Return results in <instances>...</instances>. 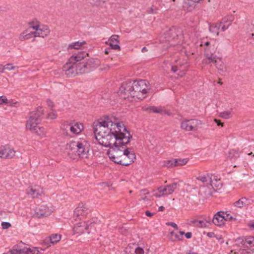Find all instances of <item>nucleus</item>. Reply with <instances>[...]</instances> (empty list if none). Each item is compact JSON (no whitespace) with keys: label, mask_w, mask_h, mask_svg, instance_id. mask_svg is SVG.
<instances>
[{"label":"nucleus","mask_w":254,"mask_h":254,"mask_svg":"<svg viewBox=\"0 0 254 254\" xmlns=\"http://www.w3.org/2000/svg\"><path fill=\"white\" fill-rule=\"evenodd\" d=\"M93 130L98 143L110 147L108 155L111 160L118 164L127 148L126 145L132 137L123 123L113 122L109 117H106L94 123Z\"/></svg>","instance_id":"nucleus-1"},{"label":"nucleus","mask_w":254,"mask_h":254,"mask_svg":"<svg viewBox=\"0 0 254 254\" xmlns=\"http://www.w3.org/2000/svg\"><path fill=\"white\" fill-rule=\"evenodd\" d=\"M44 114V110L42 107H38L36 111L30 114L29 118L27 121L26 127L27 129L32 133L43 137L46 136V131L43 127L38 126L41 122V117Z\"/></svg>","instance_id":"nucleus-2"},{"label":"nucleus","mask_w":254,"mask_h":254,"mask_svg":"<svg viewBox=\"0 0 254 254\" xmlns=\"http://www.w3.org/2000/svg\"><path fill=\"white\" fill-rule=\"evenodd\" d=\"M87 53H80L78 55H73L69 59L63 66V71L68 77H73L77 74L76 70V62H80L88 56Z\"/></svg>","instance_id":"nucleus-3"},{"label":"nucleus","mask_w":254,"mask_h":254,"mask_svg":"<svg viewBox=\"0 0 254 254\" xmlns=\"http://www.w3.org/2000/svg\"><path fill=\"white\" fill-rule=\"evenodd\" d=\"M181 33V31L179 29H177L174 27L170 28L165 32L164 40H162V41L166 44L163 45L164 48L167 49L169 47L178 45L182 38V35H179Z\"/></svg>","instance_id":"nucleus-4"},{"label":"nucleus","mask_w":254,"mask_h":254,"mask_svg":"<svg viewBox=\"0 0 254 254\" xmlns=\"http://www.w3.org/2000/svg\"><path fill=\"white\" fill-rule=\"evenodd\" d=\"M132 84V97H134V100H142L146 97V95L149 88L147 84V81L145 80H140L139 81H131Z\"/></svg>","instance_id":"nucleus-5"},{"label":"nucleus","mask_w":254,"mask_h":254,"mask_svg":"<svg viewBox=\"0 0 254 254\" xmlns=\"http://www.w3.org/2000/svg\"><path fill=\"white\" fill-rule=\"evenodd\" d=\"M132 85L131 81L124 82L118 91L119 96L124 99H134V97H132V93H133Z\"/></svg>","instance_id":"nucleus-6"},{"label":"nucleus","mask_w":254,"mask_h":254,"mask_svg":"<svg viewBox=\"0 0 254 254\" xmlns=\"http://www.w3.org/2000/svg\"><path fill=\"white\" fill-rule=\"evenodd\" d=\"M135 158L136 156L134 152L130 151L129 148H126L121 158L118 161V164L127 166L134 162Z\"/></svg>","instance_id":"nucleus-7"},{"label":"nucleus","mask_w":254,"mask_h":254,"mask_svg":"<svg viewBox=\"0 0 254 254\" xmlns=\"http://www.w3.org/2000/svg\"><path fill=\"white\" fill-rule=\"evenodd\" d=\"M31 214L34 217L40 218L47 217L50 215L52 210L48 207L46 205L41 204L31 209Z\"/></svg>","instance_id":"nucleus-8"},{"label":"nucleus","mask_w":254,"mask_h":254,"mask_svg":"<svg viewBox=\"0 0 254 254\" xmlns=\"http://www.w3.org/2000/svg\"><path fill=\"white\" fill-rule=\"evenodd\" d=\"M83 129V125L78 123H65L62 127L63 133L66 135H68V130H70L73 134H78L82 131Z\"/></svg>","instance_id":"nucleus-9"},{"label":"nucleus","mask_w":254,"mask_h":254,"mask_svg":"<svg viewBox=\"0 0 254 254\" xmlns=\"http://www.w3.org/2000/svg\"><path fill=\"white\" fill-rule=\"evenodd\" d=\"M201 125L200 121L195 119L186 120L181 124V128L187 131H196L199 125Z\"/></svg>","instance_id":"nucleus-10"},{"label":"nucleus","mask_w":254,"mask_h":254,"mask_svg":"<svg viewBox=\"0 0 254 254\" xmlns=\"http://www.w3.org/2000/svg\"><path fill=\"white\" fill-rule=\"evenodd\" d=\"M13 254H39L40 251L38 247H24L23 248L18 249L15 246L12 249Z\"/></svg>","instance_id":"nucleus-11"},{"label":"nucleus","mask_w":254,"mask_h":254,"mask_svg":"<svg viewBox=\"0 0 254 254\" xmlns=\"http://www.w3.org/2000/svg\"><path fill=\"white\" fill-rule=\"evenodd\" d=\"M15 151L6 145L0 146V158L2 159H11L15 155Z\"/></svg>","instance_id":"nucleus-12"},{"label":"nucleus","mask_w":254,"mask_h":254,"mask_svg":"<svg viewBox=\"0 0 254 254\" xmlns=\"http://www.w3.org/2000/svg\"><path fill=\"white\" fill-rule=\"evenodd\" d=\"M78 150H77L76 155L82 158H87L88 157L89 148L88 145L85 142H79L78 143Z\"/></svg>","instance_id":"nucleus-13"},{"label":"nucleus","mask_w":254,"mask_h":254,"mask_svg":"<svg viewBox=\"0 0 254 254\" xmlns=\"http://www.w3.org/2000/svg\"><path fill=\"white\" fill-rule=\"evenodd\" d=\"M215 50L214 47H205L204 48V56L206 59L208 61V64L216 63V61L219 59L215 55Z\"/></svg>","instance_id":"nucleus-14"},{"label":"nucleus","mask_w":254,"mask_h":254,"mask_svg":"<svg viewBox=\"0 0 254 254\" xmlns=\"http://www.w3.org/2000/svg\"><path fill=\"white\" fill-rule=\"evenodd\" d=\"M179 184L177 183H174L166 186H161L158 188L159 192L162 195L171 194L177 189Z\"/></svg>","instance_id":"nucleus-15"},{"label":"nucleus","mask_w":254,"mask_h":254,"mask_svg":"<svg viewBox=\"0 0 254 254\" xmlns=\"http://www.w3.org/2000/svg\"><path fill=\"white\" fill-rule=\"evenodd\" d=\"M78 141H70L66 145L65 150L67 153L71 158H75L76 156L77 150H78Z\"/></svg>","instance_id":"nucleus-16"},{"label":"nucleus","mask_w":254,"mask_h":254,"mask_svg":"<svg viewBox=\"0 0 254 254\" xmlns=\"http://www.w3.org/2000/svg\"><path fill=\"white\" fill-rule=\"evenodd\" d=\"M91 223L88 224L84 221L80 222L74 226L73 227V231L74 233H84L88 230L90 227H91Z\"/></svg>","instance_id":"nucleus-17"},{"label":"nucleus","mask_w":254,"mask_h":254,"mask_svg":"<svg viewBox=\"0 0 254 254\" xmlns=\"http://www.w3.org/2000/svg\"><path fill=\"white\" fill-rule=\"evenodd\" d=\"M35 37H41L44 38L47 36L50 32L48 26L40 25L38 28L34 31Z\"/></svg>","instance_id":"nucleus-18"},{"label":"nucleus","mask_w":254,"mask_h":254,"mask_svg":"<svg viewBox=\"0 0 254 254\" xmlns=\"http://www.w3.org/2000/svg\"><path fill=\"white\" fill-rule=\"evenodd\" d=\"M212 222L216 226H220L224 224V212L219 211L213 216Z\"/></svg>","instance_id":"nucleus-19"},{"label":"nucleus","mask_w":254,"mask_h":254,"mask_svg":"<svg viewBox=\"0 0 254 254\" xmlns=\"http://www.w3.org/2000/svg\"><path fill=\"white\" fill-rule=\"evenodd\" d=\"M118 39V35H113L110 37L108 41L106 42V44L109 45L112 49L120 50V47L119 45V40Z\"/></svg>","instance_id":"nucleus-20"},{"label":"nucleus","mask_w":254,"mask_h":254,"mask_svg":"<svg viewBox=\"0 0 254 254\" xmlns=\"http://www.w3.org/2000/svg\"><path fill=\"white\" fill-rule=\"evenodd\" d=\"M27 195L32 198H37L43 193L42 189L38 186L32 187L26 192Z\"/></svg>","instance_id":"nucleus-21"},{"label":"nucleus","mask_w":254,"mask_h":254,"mask_svg":"<svg viewBox=\"0 0 254 254\" xmlns=\"http://www.w3.org/2000/svg\"><path fill=\"white\" fill-rule=\"evenodd\" d=\"M214 192L213 188L209 186H202L200 188L199 193L202 195L204 198H208L212 196Z\"/></svg>","instance_id":"nucleus-22"},{"label":"nucleus","mask_w":254,"mask_h":254,"mask_svg":"<svg viewBox=\"0 0 254 254\" xmlns=\"http://www.w3.org/2000/svg\"><path fill=\"white\" fill-rule=\"evenodd\" d=\"M88 208L85 204L80 203L75 208L74 211V214L77 217L85 215L87 213Z\"/></svg>","instance_id":"nucleus-23"},{"label":"nucleus","mask_w":254,"mask_h":254,"mask_svg":"<svg viewBox=\"0 0 254 254\" xmlns=\"http://www.w3.org/2000/svg\"><path fill=\"white\" fill-rule=\"evenodd\" d=\"M33 37H35L34 31L31 30L30 28H27L20 35L19 38L20 41H24Z\"/></svg>","instance_id":"nucleus-24"},{"label":"nucleus","mask_w":254,"mask_h":254,"mask_svg":"<svg viewBox=\"0 0 254 254\" xmlns=\"http://www.w3.org/2000/svg\"><path fill=\"white\" fill-rule=\"evenodd\" d=\"M84 62L85 67L88 70V72L93 70L98 65V61L94 59H90L87 61L85 60Z\"/></svg>","instance_id":"nucleus-25"},{"label":"nucleus","mask_w":254,"mask_h":254,"mask_svg":"<svg viewBox=\"0 0 254 254\" xmlns=\"http://www.w3.org/2000/svg\"><path fill=\"white\" fill-rule=\"evenodd\" d=\"M209 183V186L211 188H213V190L214 191H215L217 190H220L222 186V184L220 180L216 178L215 176H214L213 178H211Z\"/></svg>","instance_id":"nucleus-26"},{"label":"nucleus","mask_w":254,"mask_h":254,"mask_svg":"<svg viewBox=\"0 0 254 254\" xmlns=\"http://www.w3.org/2000/svg\"><path fill=\"white\" fill-rule=\"evenodd\" d=\"M213 64L215 65L216 67L218 69L220 73L224 75L227 71V67L224 63L222 61L221 59H219L216 63Z\"/></svg>","instance_id":"nucleus-27"},{"label":"nucleus","mask_w":254,"mask_h":254,"mask_svg":"<svg viewBox=\"0 0 254 254\" xmlns=\"http://www.w3.org/2000/svg\"><path fill=\"white\" fill-rule=\"evenodd\" d=\"M238 241L244 246L254 247V237L250 236L245 238H239Z\"/></svg>","instance_id":"nucleus-28"},{"label":"nucleus","mask_w":254,"mask_h":254,"mask_svg":"<svg viewBox=\"0 0 254 254\" xmlns=\"http://www.w3.org/2000/svg\"><path fill=\"white\" fill-rule=\"evenodd\" d=\"M76 70L78 74H83L88 72V70L87 69L84 64V62H76Z\"/></svg>","instance_id":"nucleus-29"},{"label":"nucleus","mask_w":254,"mask_h":254,"mask_svg":"<svg viewBox=\"0 0 254 254\" xmlns=\"http://www.w3.org/2000/svg\"><path fill=\"white\" fill-rule=\"evenodd\" d=\"M184 234L185 232L183 231H180L177 233L172 232L171 233V239L173 241L182 240Z\"/></svg>","instance_id":"nucleus-30"},{"label":"nucleus","mask_w":254,"mask_h":254,"mask_svg":"<svg viewBox=\"0 0 254 254\" xmlns=\"http://www.w3.org/2000/svg\"><path fill=\"white\" fill-rule=\"evenodd\" d=\"M248 199L246 197H243L236 201L234 203V206L238 208H242L248 205Z\"/></svg>","instance_id":"nucleus-31"},{"label":"nucleus","mask_w":254,"mask_h":254,"mask_svg":"<svg viewBox=\"0 0 254 254\" xmlns=\"http://www.w3.org/2000/svg\"><path fill=\"white\" fill-rule=\"evenodd\" d=\"M148 112H152L154 113H163L164 112V108L162 107L150 106L144 109Z\"/></svg>","instance_id":"nucleus-32"},{"label":"nucleus","mask_w":254,"mask_h":254,"mask_svg":"<svg viewBox=\"0 0 254 254\" xmlns=\"http://www.w3.org/2000/svg\"><path fill=\"white\" fill-rule=\"evenodd\" d=\"M221 26V23L211 24L209 25V31L212 33L215 34L218 36L219 35V30Z\"/></svg>","instance_id":"nucleus-33"},{"label":"nucleus","mask_w":254,"mask_h":254,"mask_svg":"<svg viewBox=\"0 0 254 254\" xmlns=\"http://www.w3.org/2000/svg\"><path fill=\"white\" fill-rule=\"evenodd\" d=\"M86 44V42L85 41H82V42H75L74 43H71V44L69 45L68 48L71 49H79L83 47L84 45Z\"/></svg>","instance_id":"nucleus-34"},{"label":"nucleus","mask_w":254,"mask_h":254,"mask_svg":"<svg viewBox=\"0 0 254 254\" xmlns=\"http://www.w3.org/2000/svg\"><path fill=\"white\" fill-rule=\"evenodd\" d=\"M61 235L57 234H52L49 237V240L52 244H54L55 243L59 242L61 240Z\"/></svg>","instance_id":"nucleus-35"},{"label":"nucleus","mask_w":254,"mask_h":254,"mask_svg":"<svg viewBox=\"0 0 254 254\" xmlns=\"http://www.w3.org/2000/svg\"><path fill=\"white\" fill-rule=\"evenodd\" d=\"M29 27L28 28H30L31 30L33 29L34 31H35L40 25L39 24V22L36 20L30 21L29 23Z\"/></svg>","instance_id":"nucleus-36"},{"label":"nucleus","mask_w":254,"mask_h":254,"mask_svg":"<svg viewBox=\"0 0 254 254\" xmlns=\"http://www.w3.org/2000/svg\"><path fill=\"white\" fill-rule=\"evenodd\" d=\"M188 159H175V163L176 164V167L178 166H183L188 162Z\"/></svg>","instance_id":"nucleus-37"},{"label":"nucleus","mask_w":254,"mask_h":254,"mask_svg":"<svg viewBox=\"0 0 254 254\" xmlns=\"http://www.w3.org/2000/svg\"><path fill=\"white\" fill-rule=\"evenodd\" d=\"M211 177H210L209 175H203L201 176L196 178L197 180L200 181L202 183L209 182Z\"/></svg>","instance_id":"nucleus-38"},{"label":"nucleus","mask_w":254,"mask_h":254,"mask_svg":"<svg viewBox=\"0 0 254 254\" xmlns=\"http://www.w3.org/2000/svg\"><path fill=\"white\" fill-rule=\"evenodd\" d=\"M220 117L225 119H228L231 117V112L230 111L221 112L220 114Z\"/></svg>","instance_id":"nucleus-39"},{"label":"nucleus","mask_w":254,"mask_h":254,"mask_svg":"<svg viewBox=\"0 0 254 254\" xmlns=\"http://www.w3.org/2000/svg\"><path fill=\"white\" fill-rule=\"evenodd\" d=\"M52 111L48 114L47 118L50 119H55L57 117L56 112L53 109H51Z\"/></svg>","instance_id":"nucleus-40"},{"label":"nucleus","mask_w":254,"mask_h":254,"mask_svg":"<svg viewBox=\"0 0 254 254\" xmlns=\"http://www.w3.org/2000/svg\"><path fill=\"white\" fill-rule=\"evenodd\" d=\"M141 194V199L144 201H148L149 199L145 196L146 194H149V192L145 189L140 190Z\"/></svg>","instance_id":"nucleus-41"},{"label":"nucleus","mask_w":254,"mask_h":254,"mask_svg":"<svg viewBox=\"0 0 254 254\" xmlns=\"http://www.w3.org/2000/svg\"><path fill=\"white\" fill-rule=\"evenodd\" d=\"M209 222L206 220H198L197 226L200 227H206Z\"/></svg>","instance_id":"nucleus-42"},{"label":"nucleus","mask_w":254,"mask_h":254,"mask_svg":"<svg viewBox=\"0 0 254 254\" xmlns=\"http://www.w3.org/2000/svg\"><path fill=\"white\" fill-rule=\"evenodd\" d=\"M165 166L167 167H176V164L175 163V159L173 160H168L165 163Z\"/></svg>","instance_id":"nucleus-43"},{"label":"nucleus","mask_w":254,"mask_h":254,"mask_svg":"<svg viewBox=\"0 0 254 254\" xmlns=\"http://www.w3.org/2000/svg\"><path fill=\"white\" fill-rule=\"evenodd\" d=\"M224 218L225 221H232V220H236V218H234L230 215L229 213L224 212Z\"/></svg>","instance_id":"nucleus-44"},{"label":"nucleus","mask_w":254,"mask_h":254,"mask_svg":"<svg viewBox=\"0 0 254 254\" xmlns=\"http://www.w3.org/2000/svg\"><path fill=\"white\" fill-rule=\"evenodd\" d=\"M3 70L4 69H7L9 70H13L15 68L14 66H13L11 64H6L5 66H3Z\"/></svg>","instance_id":"nucleus-45"},{"label":"nucleus","mask_w":254,"mask_h":254,"mask_svg":"<svg viewBox=\"0 0 254 254\" xmlns=\"http://www.w3.org/2000/svg\"><path fill=\"white\" fill-rule=\"evenodd\" d=\"M7 103H8V100L5 96H1L0 97V104H7Z\"/></svg>","instance_id":"nucleus-46"},{"label":"nucleus","mask_w":254,"mask_h":254,"mask_svg":"<svg viewBox=\"0 0 254 254\" xmlns=\"http://www.w3.org/2000/svg\"><path fill=\"white\" fill-rule=\"evenodd\" d=\"M11 226V224L9 222H3L1 223V227L2 229H6L9 228Z\"/></svg>","instance_id":"nucleus-47"},{"label":"nucleus","mask_w":254,"mask_h":254,"mask_svg":"<svg viewBox=\"0 0 254 254\" xmlns=\"http://www.w3.org/2000/svg\"><path fill=\"white\" fill-rule=\"evenodd\" d=\"M135 253L136 254H144V250L142 248L140 247H137L135 250Z\"/></svg>","instance_id":"nucleus-48"},{"label":"nucleus","mask_w":254,"mask_h":254,"mask_svg":"<svg viewBox=\"0 0 254 254\" xmlns=\"http://www.w3.org/2000/svg\"><path fill=\"white\" fill-rule=\"evenodd\" d=\"M228 17H227V16L225 17H224L221 21L220 22V23H221V25L222 24H227V23H229V21H228V19H227Z\"/></svg>","instance_id":"nucleus-49"},{"label":"nucleus","mask_w":254,"mask_h":254,"mask_svg":"<svg viewBox=\"0 0 254 254\" xmlns=\"http://www.w3.org/2000/svg\"><path fill=\"white\" fill-rule=\"evenodd\" d=\"M223 25L221 26V30L222 31H224L227 30L228 27L231 25L230 23H228V24H222Z\"/></svg>","instance_id":"nucleus-50"},{"label":"nucleus","mask_w":254,"mask_h":254,"mask_svg":"<svg viewBox=\"0 0 254 254\" xmlns=\"http://www.w3.org/2000/svg\"><path fill=\"white\" fill-rule=\"evenodd\" d=\"M228 17L227 19L229 21V23L231 24V22H233L234 20V17L233 15H228L227 16Z\"/></svg>","instance_id":"nucleus-51"},{"label":"nucleus","mask_w":254,"mask_h":254,"mask_svg":"<svg viewBox=\"0 0 254 254\" xmlns=\"http://www.w3.org/2000/svg\"><path fill=\"white\" fill-rule=\"evenodd\" d=\"M47 105L49 107L51 108V109H53L52 108L54 107V103L50 99L47 100Z\"/></svg>","instance_id":"nucleus-52"},{"label":"nucleus","mask_w":254,"mask_h":254,"mask_svg":"<svg viewBox=\"0 0 254 254\" xmlns=\"http://www.w3.org/2000/svg\"><path fill=\"white\" fill-rule=\"evenodd\" d=\"M148 13L149 14L156 13V9H155L153 6H152L150 8L149 10H148Z\"/></svg>","instance_id":"nucleus-53"},{"label":"nucleus","mask_w":254,"mask_h":254,"mask_svg":"<svg viewBox=\"0 0 254 254\" xmlns=\"http://www.w3.org/2000/svg\"><path fill=\"white\" fill-rule=\"evenodd\" d=\"M171 70L173 72H176L179 70V68L177 65H172L171 66Z\"/></svg>","instance_id":"nucleus-54"},{"label":"nucleus","mask_w":254,"mask_h":254,"mask_svg":"<svg viewBox=\"0 0 254 254\" xmlns=\"http://www.w3.org/2000/svg\"><path fill=\"white\" fill-rule=\"evenodd\" d=\"M214 122L217 124L218 126H223V123H221L220 120L217 119H214Z\"/></svg>","instance_id":"nucleus-55"},{"label":"nucleus","mask_w":254,"mask_h":254,"mask_svg":"<svg viewBox=\"0 0 254 254\" xmlns=\"http://www.w3.org/2000/svg\"><path fill=\"white\" fill-rule=\"evenodd\" d=\"M186 237L187 239H190L192 236V234L191 232H187V233H185Z\"/></svg>","instance_id":"nucleus-56"},{"label":"nucleus","mask_w":254,"mask_h":254,"mask_svg":"<svg viewBox=\"0 0 254 254\" xmlns=\"http://www.w3.org/2000/svg\"><path fill=\"white\" fill-rule=\"evenodd\" d=\"M168 225L171 226L172 227H173L175 228H177V229L178 228L177 225L175 223L170 222V223H168Z\"/></svg>","instance_id":"nucleus-57"},{"label":"nucleus","mask_w":254,"mask_h":254,"mask_svg":"<svg viewBox=\"0 0 254 254\" xmlns=\"http://www.w3.org/2000/svg\"><path fill=\"white\" fill-rule=\"evenodd\" d=\"M145 214H146V216H147L148 217H151V216H152L154 215V213H151L149 211H146L145 212Z\"/></svg>","instance_id":"nucleus-58"},{"label":"nucleus","mask_w":254,"mask_h":254,"mask_svg":"<svg viewBox=\"0 0 254 254\" xmlns=\"http://www.w3.org/2000/svg\"><path fill=\"white\" fill-rule=\"evenodd\" d=\"M185 74V72L184 70H181L178 73V75L180 77H182L184 74Z\"/></svg>","instance_id":"nucleus-59"},{"label":"nucleus","mask_w":254,"mask_h":254,"mask_svg":"<svg viewBox=\"0 0 254 254\" xmlns=\"http://www.w3.org/2000/svg\"><path fill=\"white\" fill-rule=\"evenodd\" d=\"M3 65L0 64V73L3 72Z\"/></svg>","instance_id":"nucleus-60"},{"label":"nucleus","mask_w":254,"mask_h":254,"mask_svg":"<svg viewBox=\"0 0 254 254\" xmlns=\"http://www.w3.org/2000/svg\"><path fill=\"white\" fill-rule=\"evenodd\" d=\"M165 208L164 206H161L159 207L158 208V211H163L164 210Z\"/></svg>","instance_id":"nucleus-61"},{"label":"nucleus","mask_w":254,"mask_h":254,"mask_svg":"<svg viewBox=\"0 0 254 254\" xmlns=\"http://www.w3.org/2000/svg\"><path fill=\"white\" fill-rule=\"evenodd\" d=\"M147 51H148L146 47H144L142 49V50H141V51H142V52H143V53H144V52H147Z\"/></svg>","instance_id":"nucleus-62"},{"label":"nucleus","mask_w":254,"mask_h":254,"mask_svg":"<svg viewBox=\"0 0 254 254\" xmlns=\"http://www.w3.org/2000/svg\"><path fill=\"white\" fill-rule=\"evenodd\" d=\"M110 49H107L105 50V53L106 54H108L109 53V52H110Z\"/></svg>","instance_id":"nucleus-63"},{"label":"nucleus","mask_w":254,"mask_h":254,"mask_svg":"<svg viewBox=\"0 0 254 254\" xmlns=\"http://www.w3.org/2000/svg\"><path fill=\"white\" fill-rule=\"evenodd\" d=\"M3 254H13V253L12 252V250L9 251L8 252L4 253Z\"/></svg>","instance_id":"nucleus-64"}]
</instances>
